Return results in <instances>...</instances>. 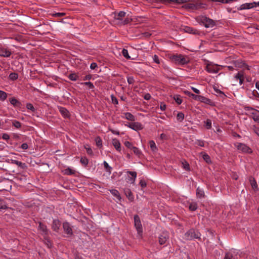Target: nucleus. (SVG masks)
I'll list each match as a JSON object with an SVG mask.
<instances>
[{
  "mask_svg": "<svg viewBox=\"0 0 259 259\" xmlns=\"http://www.w3.org/2000/svg\"><path fill=\"white\" fill-rule=\"evenodd\" d=\"M169 236L167 233H163L159 237V243L160 245L165 244L168 241Z\"/></svg>",
  "mask_w": 259,
  "mask_h": 259,
  "instance_id": "nucleus-10",
  "label": "nucleus"
},
{
  "mask_svg": "<svg viewBox=\"0 0 259 259\" xmlns=\"http://www.w3.org/2000/svg\"><path fill=\"white\" fill-rule=\"evenodd\" d=\"M96 145L98 147L101 148L102 147V141L101 138L98 136L95 138Z\"/></svg>",
  "mask_w": 259,
  "mask_h": 259,
  "instance_id": "nucleus-37",
  "label": "nucleus"
},
{
  "mask_svg": "<svg viewBox=\"0 0 259 259\" xmlns=\"http://www.w3.org/2000/svg\"><path fill=\"white\" fill-rule=\"evenodd\" d=\"M2 138L5 140H8L10 139V136L8 134L4 133L2 135Z\"/></svg>",
  "mask_w": 259,
  "mask_h": 259,
  "instance_id": "nucleus-60",
  "label": "nucleus"
},
{
  "mask_svg": "<svg viewBox=\"0 0 259 259\" xmlns=\"http://www.w3.org/2000/svg\"><path fill=\"white\" fill-rule=\"evenodd\" d=\"M110 192L111 194L114 196H115L118 200H121V197L118 190L116 189H112L110 190Z\"/></svg>",
  "mask_w": 259,
  "mask_h": 259,
  "instance_id": "nucleus-28",
  "label": "nucleus"
},
{
  "mask_svg": "<svg viewBox=\"0 0 259 259\" xmlns=\"http://www.w3.org/2000/svg\"><path fill=\"white\" fill-rule=\"evenodd\" d=\"M84 148L86 149L87 153H88V155L90 156L93 155L94 154L92 149L89 145H85Z\"/></svg>",
  "mask_w": 259,
  "mask_h": 259,
  "instance_id": "nucleus-49",
  "label": "nucleus"
},
{
  "mask_svg": "<svg viewBox=\"0 0 259 259\" xmlns=\"http://www.w3.org/2000/svg\"><path fill=\"white\" fill-rule=\"evenodd\" d=\"M201 234L198 229L192 228L188 230L184 234V239L186 240H194L197 239L201 240Z\"/></svg>",
  "mask_w": 259,
  "mask_h": 259,
  "instance_id": "nucleus-1",
  "label": "nucleus"
},
{
  "mask_svg": "<svg viewBox=\"0 0 259 259\" xmlns=\"http://www.w3.org/2000/svg\"><path fill=\"white\" fill-rule=\"evenodd\" d=\"M189 209L191 211H195L198 208L197 203L196 202L190 203L189 206Z\"/></svg>",
  "mask_w": 259,
  "mask_h": 259,
  "instance_id": "nucleus-38",
  "label": "nucleus"
},
{
  "mask_svg": "<svg viewBox=\"0 0 259 259\" xmlns=\"http://www.w3.org/2000/svg\"><path fill=\"white\" fill-rule=\"evenodd\" d=\"M200 95H195L194 94H191V96L190 97H191L193 99L198 101L199 100Z\"/></svg>",
  "mask_w": 259,
  "mask_h": 259,
  "instance_id": "nucleus-56",
  "label": "nucleus"
},
{
  "mask_svg": "<svg viewBox=\"0 0 259 259\" xmlns=\"http://www.w3.org/2000/svg\"><path fill=\"white\" fill-rule=\"evenodd\" d=\"M8 208V207L6 201L4 199L0 198V209H6Z\"/></svg>",
  "mask_w": 259,
  "mask_h": 259,
  "instance_id": "nucleus-36",
  "label": "nucleus"
},
{
  "mask_svg": "<svg viewBox=\"0 0 259 259\" xmlns=\"http://www.w3.org/2000/svg\"><path fill=\"white\" fill-rule=\"evenodd\" d=\"M92 77V75L90 74L85 75L83 78V80H90Z\"/></svg>",
  "mask_w": 259,
  "mask_h": 259,
  "instance_id": "nucleus-64",
  "label": "nucleus"
},
{
  "mask_svg": "<svg viewBox=\"0 0 259 259\" xmlns=\"http://www.w3.org/2000/svg\"><path fill=\"white\" fill-rule=\"evenodd\" d=\"M198 101H200L202 103H204L205 104H206L209 105H211L212 104V102L210 99H209L207 98H206L204 96H201V95H200V98H199V100H198Z\"/></svg>",
  "mask_w": 259,
  "mask_h": 259,
  "instance_id": "nucleus-24",
  "label": "nucleus"
},
{
  "mask_svg": "<svg viewBox=\"0 0 259 259\" xmlns=\"http://www.w3.org/2000/svg\"><path fill=\"white\" fill-rule=\"evenodd\" d=\"M204 126L207 130H209L211 128V121L210 119H207L204 121Z\"/></svg>",
  "mask_w": 259,
  "mask_h": 259,
  "instance_id": "nucleus-43",
  "label": "nucleus"
},
{
  "mask_svg": "<svg viewBox=\"0 0 259 259\" xmlns=\"http://www.w3.org/2000/svg\"><path fill=\"white\" fill-rule=\"evenodd\" d=\"M196 144L200 147L204 146V141L202 140H197Z\"/></svg>",
  "mask_w": 259,
  "mask_h": 259,
  "instance_id": "nucleus-62",
  "label": "nucleus"
},
{
  "mask_svg": "<svg viewBox=\"0 0 259 259\" xmlns=\"http://www.w3.org/2000/svg\"><path fill=\"white\" fill-rule=\"evenodd\" d=\"M122 54L124 58L126 59H130L131 57L128 55V51L126 49H123L122 51Z\"/></svg>",
  "mask_w": 259,
  "mask_h": 259,
  "instance_id": "nucleus-48",
  "label": "nucleus"
},
{
  "mask_svg": "<svg viewBox=\"0 0 259 259\" xmlns=\"http://www.w3.org/2000/svg\"><path fill=\"white\" fill-rule=\"evenodd\" d=\"M249 182H250V183L252 188L254 191H257L258 190V185H257V184L255 179L253 177L251 176L249 177Z\"/></svg>",
  "mask_w": 259,
  "mask_h": 259,
  "instance_id": "nucleus-21",
  "label": "nucleus"
},
{
  "mask_svg": "<svg viewBox=\"0 0 259 259\" xmlns=\"http://www.w3.org/2000/svg\"><path fill=\"white\" fill-rule=\"evenodd\" d=\"M243 76H244L243 72H239L236 74V75L235 76V78L236 79H240V78H243Z\"/></svg>",
  "mask_w": 259,
  "mask_h": 259,
  "instance_id": "nucleus-53",
  "label": "nucleus"
},
{
  "mask_svg": "<svg viewBox=\"0 0 259 259\" xmlns=\"http://www.w3.org/2000/svg\"><path fill=\"white\" fill-rule=\"evenodd\" d=\"M206 70L209 73H217L219 71V68L216 65L208 64L206 67Z\"/></svg>",
  "mask_w": 259,
  "mask_h": 259,
  "instance_id": "nucleus-13",
  "label": "nucleus"
},
{
  "mask_svg": "<svg viewBox=\"0 0 259 259\" xmlns=\"http://www.w3.org/2000/svg\"><path fill=\"white\" fill-rule=\"evenodd\" d=\"M258 111L255 110L254 112L251 113V118L253 120L259 123V113Z\"/></svg>",
  "mask_w": 259,
  "mask_h": 259,
  "instance_id": "nucleus-29",
  "label": "nucleus"
},
{
  "mask_svg": "<svg viewBox=\"0 0 259 259\" xmlns=\"http://www.w3.org/2000/svg\"><path fill=\"white\" fill-rule=\"evenodd\" d=\"M183 30L185 32L190 34H197L199 33L198 30L189 26H184Z\"/></svg>",
  "mask_w": 259,
  "mask_h": 259,
  "instance_id": "nucleus-19",
  "label": "nucleus"
},
{
  "mask_svg": "<svg viewBox=\"0 0 259 259\" xmlns=\"http://www.w3.org/2000/svg\"><path fill=\"white\" fill-rule=\"evenodd\" d=\"M68 78L72 81H76L78 78V76L76 73H71L69 75Z\"/></svg>",
  "mask_w": 259,
  "mask_h": 259,
  "instance_id": "nucleus-42",
  "label": "nucleus"
},
{
  "mask_svg": "<svg viewBox=\"0 0 259 259\" xmlns=\"http://www.w3.org/2000/svg\"><path fill=\"white\" fill-rule=\"evenodd\" d=\"M124 116H122V118H124L126 119L134 121L135 120V116L131 113L130 112H125L123 113Z\"/></svg>",
  "mask_w": 259,
  "mask_h": 259,
  "instance_id": "nucleus-25",
  "label": "nucleus"
},
{
  "mask_svg": "<svg viewBox=\"0 0 259 259\" xmlns=\"http://www.w3.org/2000/svg\"><path fill=\"white\" fill-rule=\"evenodd\" d=\"M7 98V93L5 92L0 90V100L4 101Z\"/></svg>",
  "mask_w": 259,
  "mask_h": 259,
  "instance_id": "nucleus-40",
  "label": "nucleus"
},
{
  "mask_svg": "<svg viewBox=\"0 0 259 259\" xmlns=\"http://www.w3.org/2000/svg\"><path fill=\"white\" fill-rule=\"evenodd\" d=\"M174 100H175L176 102L178 104L180 105L182 103V99H181V97L180 95H175L174 97Z\"/></svg>",
  "mask_w": 259,
  "mask_h": 259,
  "instance_id": "nucleus-45",
  "label": "nucleus"
},
{
  "mask_svg": "<svg viewBox=\"0 0 259 259\" xmlns=\"http://www.w3.org/2000/svg\"><path fill=\"white\" fill-rule=\"evenodd\" d=\"M170 59L175 64L181 65L187 64L190 61L189 58L187 56L178 54L172 55L170 57Z\"/></svg>",
  "mask_w": 259,
  "mask_h": 259,
  "instance_id": "nucleus-2",
  "label": "nucleus"
},
{
  "mask_svg": "<svg viewBox=\"0 0 259 259\" xmlns=\"http://www.w3.org/2000/svg\"><path fill=\"white\" fill-rule=\"evenodd\" d=\"M203 159L207 163H211V159L210 156L206 153H205L203 155Z\"/></svg>",
  "mask_w": 259,
  "mask_h": 259,
  "instance_id": "nucleus-51",
  "label": "nucleus"
},
{
  "mask_svg": "<svg viewBox=\"0 0 259 259\" xmlns=\"http://www.w3.org/2000/svg\"><path fill=\"white\" fill-rule=\"evenodd\" d=\"M157 2L162 4L175 3L177 4H184L187 2L186 0H157Z\"/></svg>",
  "mask_w": 259,
  "mask_h": 259,
  "instance_id": "nucleus-18",
  "label": "nucleus"
},
{
  "mask_svg": "<svg viewBox=\"0 0 259 259\" xmlns=\"http://www.w3.org/2000/svg\"><path fill=\"white\" fill-rule=\"evenodd\" d=\"M206 5L204 4L196 2L186 4L183 6V7L186 9L194 10L203 8Z\"/></svg>",
  "mask_w": 259,
  "mask_h": 259,
  "instance_id": "nucleus-4",
  "label": "nucleus"
},
{
  "mask_svg": "<svg viewBox=\"0 0 259 259\" xmlns=\"http://www.w3.org/2000/svg\"><path fill=\"white\" fill-rule=\"evenodd\" d=\"M233 254L230 252H228L226 253L224 258V259H232Z\"/></svg>",
  "mask_w": 259,
  "mask_h": 259,
  "instance_id": "nucleus-54",
  "label": "nucleus"
},
{
  "mask_svg": "<svg viewBox=\"0 0 259 259\" xmlns=\"http://www.w3.org/2000/svg\"><path fill=\"white\" fill-rule=\"evenodd\" d=\"M196 196L197 198H201L204 196V192L203 190L199 187L196 189Z\"/></svg>",
  "mask_w": 259,
  "mask_h": 259,
  "instance_id": "nucleus-31",
  "label": "nucleus"
},
{
  "mask_svg": "<svg viewBox=\"0 0 259 259\" xmlns=\"http://www.w3.org/2000/svg\"><path fill=\"white\" fill-rule=\"evenodd\" d=\"M124 144L126 147H127L128 149L131 150L133 149V148L135 147V146H134L133 144L129 141H125L124 143Z\"/></svg>",
  "mask_w": 259,
  "mask_h": 259,
  "instance_id": "nucleus-47",
  "label": "nucleus"
},
{
  "mask_svg": "<svg viewBox=\"0 0 259 259\" xmlns=\"http://www.w3.org/2000/svg\"><path fill=\"white\" fill-rule=\"evenodd\" d=\"M80 162L82 165L87 167L89 163V159L86 157H81Z\"/></svg>",
  "mask_w": 259,
  "mask_h": 259,
  "instance_id": "nucleus-33",
  "label": "nucleus"
},
{
  "mask_svg": "<svg viewBox=\"0 0 259 259\" xmlns=\"http://www.w3.org/2000/svg\"><path fill=\"white\" fill-rule=\"evenodd\" d=\"M11 163L12 164L17 165L22 169H25L27 168V166L25 163L22 162L15 159H11Z\"/></svg>",
  "mask_w": 259,
  "mask_h": 259,
  "instance_id": "nucleus-16",
  "label": "nucleus"
},
{
  "mask_svg": "<svg viewBox=\"0 0 259 259\" xmlns=\"http://www.w3.org/2000/svg\"><path fill=\"white\" fill-rule=\"evenodd\" d=\"M124 192L126 196L127 197L130 201H133L134 200V197L131 190L129 188H125Z\"/></svg>",
  "mask_w": 259,
  "mask_h": 259,
  "instance_id": "nucleus-20",
  "label": "nucleus"
},
{
  "mask_svg": "<svg viewBox=\"0 0 259 259\" xmlns=\"http://www.w3.org/2000/svg\"><path fill=\"white\" fill-rule=\"evenodd\" d=\"M133 153L139 158L143 157L144 155L142 152L137 147L133 148L132 150Z\"/></svg>",
  "mask_w": 259,
  "mask_h": 259,
  "instance_id": "nucleus-23",
  "label": "nucleus"
},
{
  "mask_svg": "<svg viewBox=\"0 0 259 259\" xmlns=\"http://www.w3.org/2000/svg\"><path fill=\"white\" fill-rule=\"evenodd\" d=\"M134 226L137 230L138 234L141 236L143 233V228L141 220L138 214L134 215Z\"/></svg>",
  "mask_w": 259,
  "mask_h": 259,
  "instance_id": "nucleus-5",
  "label": "nucleus"
},
{
  "mask_svg": "<svg viewBox=\"0 0 259 259\" xmlns=\"http://www.w3.org/2000/svg\"><path fill=\"white\" fill-rule=\"evenodd\" d=\"M61 223L58 219H54L53 221L52 229L53 231L58 232L61 226Z\"/></svg>",
  "mask_w": 259,
  "mask_h": 259,
  "instance_id": "nucleus-14",
  "label": "nucleus"
},
{
  "mask_svg": "<svg viewBox=\"0 0 259 259\" xmlns=\"http://www.w3.org/2000/svg\"><path fill=\"white\" fill-rule=\"evenodd\" d=\"M12 54V52L7 48H0V56L3 57H9Z\"/></svg>",
  "mask_w": 259,
  "mask_h": 259,
  "instance_id": "nucleus-15",
  "label": "nucleus"
},
{
  "mask_svg": "<svg viewBox=\"0 0 259 259\" xmlns=\"http://www.w3.org/2000/svg\"><path fill=\"white\" fill-rule=\"evenodd\" d=\"M64 174L66 175H72L75 174V170L71 168L68 167L64 171Z\"/></svg>",
  "mask_w": 259,
  "mask_h": 259,
  "instance_id": "nucleus-39",
  "label": "nucleus"
},
{
  "mask_svg": "<svg viewBox=\"0 0 259 259\" xmlns=\"http://www.w3.org/2000/svg\"><path fill=\"white\" fill-rule=\"evenodd\" d=\"M184 114L182 112H179L177 116V120L180 121H182L184 119Z\"/></svg>",
  "mask_w": 259,
  "mask_h": 259,
  "instance_id": "nucleus-50",
  "label": "nucleus"
},
{
  "mask_svg": "<svg viewBox=\"0 0 259 259\" xmlns=\"http://www.w3.org/2000/svg\"><path fill=\"white\" fill-rule=\"evenodd\" d=\"M151 98V96L150 94L149 93H147V94H145V95L144 96V99L146 100H149Z\"/></svg>",
  "mask_w": 259,
  "mask_h": 259,
  "instance_id": "nucleus-63",
  "label": "nucleus"
},
{
  "mask_svg": "<svg viewBox=\"0 0 259 259\" xmlns=\"http://www.w3.org/2000/svg\"><path fill=\"white\" fill-rule=\"evenodd\" d=\"M235 146H236L238 150H240L243 153L250 154L252 152L251 149L245 144L237 143L236 144H235Z\"/></svg>",
  "mask_w": 259,
  "mask_h": 259,
  "instance_id": "nucleus-6",
  "label": "nucleus"
},
{
  "mask_svg": "<svg viewBox=\"0 0 259 259\" xmlns=\"http://www.w3.org/2000/svg\"><path fill=\"white\" fill-rule=\"evenodd\" d=\"M42 241L49 248H51L53 247V243L51 241L49 235L43 236Z\"/></svg>",
  "mask_w": 259,
  "mask_h": 259,
  "instance_id": "nucleus-17",
  "label": "nucleus"
},
{
  "mask_svg": "<svg viewBox=\"0 0 259 259\" xmlns=\"http://www.w3.org/2000/svg\"><path fill=\"white\" fill-rule=\"evenodd\" d=\"M127 82L130 84H132L135 82L134 78L133 76H129L127 77Z\"/></svg>",
  "mask_w": 259,
  "mask_h": 259,
  "instance_id": "nucleus-57",
  "label": "nucleus"
},
{
  "mask_svg": "<svg viewBox=\"0 0 259 259\" xmlns=\"http://www.w3.org/2000/svg\"><path fill=\"white\" fill-rule=\"evenodd\" d=\"M65 15L64 13H56L53 14V16L57 17H63Z\"/></svg>",
  "mask_w": 259,
  "mask_h": 259,
  "instance_id": "nucleus-61",
  "label": "nucleus"
},
{
  "mask_svg": "<svg viewBox=\"0 0 259 259\" xmlns=\"http://www.w3.org/2000/svg\"><path fill=\"white\" fill-rule=\"evenodd\" d=\"M10 104L16 108L20 109L22 106L21 102L17 100L15 97H12L9 99Z\"/></svg>",
  "mask_w": 259,
  "mask_h": 259,
  "instance_id": "nucleus-7",
  "label": "nucleus"
},
{
  "mask_svg": "<svg viewBox=\"0 0 259 259\" xmlns=\"http://www.w3.org/2000/svg\"><path fill=\"white\" fill-rule=\"evenodd\" d=\"M9 78L12 80H15L18 78V74L17 73H11L9 75Z\"/></svg>",
  "mask_w": 259,
  "mask_h": 259,
  "instance_id": "nucleus-44",
  "label": "nucleus"
},
{
  "mask_svg": "<svg viewBox=\"0 0 259 259\" xmlns=\"http://www.w3.org/2000/svg\"><path fill=\"white\" fill-rule=\"evenodd\" d=\"M253 6H252V3H245L242 4L240 5L239 7L237 8L238 10H246V9H250L251 8H253Z\"/></svg>",
  "mask_w": 259,
  "mask_h": 259,
  "instance_id": "nucleus-22",
  "label": "nucleus"
},
{
  "mask_svg": "<svg viewBox=\"0 0 259 259\" xmlns=\"http://www.w3.org/2000/svg\"><path fill=\"white\" fill-rule=\"evenodd\" d=\"M125 125L136 131L141 130L143 128L142 124L138 122L128 123V124H125Z\"/></svg>",
  "mask_w": 259,
  "mask_h": 259,
  "instance_id": "nucleus-8",
  "label": "nucleus"
},
{
  "mask_svg": "<svg viewBox=\"0 0 259 259\" xmlns=\"http://www.w3.org/2000/svg\"><path fill=\"white\" fill-rule=\"evenodd\" d=\"M127 173L130 174L132 177L129 179V180L131 182V183H134L137 178V172L136 171H127Z\"/></svg>",
  "mask_w": 259,
  "mask_h": 259,
  "instance_id": "nucleus-27",
  "label": "nucleus"
},
{
  "mask_svg": "<svg viewBox=\"0 0 259 259\" xmlns=\"http://www.w3.org/2000/svg\"><path fill=\"white\" fill-rule=\"evenodd\" d=\"M198 22L204 25L205 28H212L216 25V22L205 16H201L198 19Z\"/></svg>",
  "mask_w": 259,
  "mask_h": 259,
  "instance_id": "nucleus-3",
  "label": "nucleus"
},
{
  "mask_svg": "<svg viewBox=\"0 0 259 259\" xmlns=\"http://www.w3.org/2000/svg\"><path fill=\"white\" fill-rule=\"evenodd\" d=\"M182 167L186 171L190 170V167L189 163L185 160L181 161Z\"/></svg>",
  "mask_w": 259,
  "mask_h": 259,
  "instance_id": "nucleus-30",
  "label": "nucleus"
},
{
  "mask_svg": "<svg viewBox=\"0 0 259 259\" xmlns=\"http://www.w3.org/2000/svg\"><path fill=\"white\" fill-rule=\"evenodd\" d=\"M80 84H82V85H83L87 86L89 90H93L95 88V86L93 84V83L92 82H90V81H89V82H81Z\"/></svg>",
  "mask_w": 259,
  "mask_h": 259,
  "instance_id": "nucleus-34",
  "label": "nucleus"
},
{
  "mask_svg": "<svg viewBox=\"0 0 259 259\" xmlns=\"http://www.w3.org/2000/svg\"><path fill=\"white\" fill-rule=\"evenodd\" d=\"M63 228L65 233L67 235L71 236L73 234L72 229L68 222H66L63 223Z\"/></svg>",
  "mask_w": 259,
  "mask_h": 259,
  "instance_id": "nucleus-9",
  "label": "nucleus"
},
{
  "mask_svg": "<svg viewBox=\"0 0 259 259\" xmlns=\"http://www.w3.org/2000/svg\"><path fill=\"white\" fill-rule=\"evenodd\" d=\"M126 13L124 11H120L117 15L115 16V18L117 20H121V18L124 17L125 16Z\"/></svg>",
  "mask_w": 259,
  "mask_h": 259,
  "instance_id": "nucleus-35",
  "label": "nucleus"
},
{
  "mask_svg": "<svg viewBox=\"0 0 259 259\" xmlns=\"http://www.w3.org/2000/svg\"><path fill=\"white\" fill-rule=\"evenodd\" d=\"M12 123L13 125L17 128H20L22 126L21 123L16 120H12Z\"/></svg>",
  "mask_w": 259,
  "mask_h": 259,
  "instance_id": "nucleus-41",
  "label": "nucleus"
},
{
  "mask_svg": "<svg viewBox=\"0 0 259 259\" xmlns=\"http://www.w3.org/2000/svg\"><path fill=\"white\" fill-rule=\"evenodd\" d=\"M153 61L155 63H157V64H159L160 63V61H159V57L157 55H154L153 57Z\"/></svg>",
  "mask_w": 259,
  "mask_h": 259,
  "instance_id": "nucleus-58",
  "label": "nucleus"
},
{
  "mask_svg": "<svg viewBox=\"0 0 259 259\" xmlns=\"http://www.w3.org/2000/svg\"><path fill=\"white\" fill-rule=\"evenodd\" d=\"M112 144L115 148L118 151H121L120 143L119 141L116 139H113L112 140Z\"/></svg>",
  "mask_w": 259,
  "mask_h": 259,
  "instance_id": "nucleus-26",
  "label": "nucleus"
},
{
  "mask_svg": "<svg viewBox=\"0 0 259 259\" xmlns=\"http://www.w3.org/2000/svg\"><path fill=\"white\" fill-rule=\"evenodd\" d=\"M139 184L142 188L146 187L147 186L146 182L143 180H140Z\"/></svg>",
  "mask_w": 259,
  "mask_h": 259,
  "instance_id": "nucleus-59",
  "label": "nucleus"
},
{
  "mask_svg": "<svg viewBox=\"0 0 259 259\" xmlns=\"http://www.w3.org/2000/svg\"><path fill=\"white\" fill-rule=\"evenodd\" d=\"M149 146L150 147V149H151V150L152 151L155 152L156 150H157V147H156V144H155V143L154 141L150 140L149 142Z\"/></svg>",
  "mask_w": 259,
  "mask_h": 259,
  "instance_id": "nucleus-32",
  "label": "nucleus"
},
{
  "mask_svg": "<svg viewBox=\"0 0 259 259\" xmlns=\"http://www.w3.org/2000/svg\"><path fill=\"white\" fill-rule=\"evenodd\" d=\"M111 98L112 102L113 103V104H115V105H117L118 104V101L117 99L113 95H112L111 96Z\"/></svg>",
  "mask_w": 259,
  "mask_h": 259,
  "instance_id": "nucleus-55",
  "label": "nucleus"
},
{
  "mask_svg": "<svg viewBox=\"0 0 259 259\" xmlns=\"http://www.w3.org/2000/svg\"><path fill=\"white\" fill-rule=\"evenodd\" d=\"M26 107L28 110H31L32 112H35V109L33 107V105L30 103H27L26 105Z\"/></svg>",
  "mask_w": 259,
  "mask_h": 259,
  "instance_id": "nucleus-52",
  "label": "nucleus"
},
{
  "mask_svg": "<svg viewBox=\"0 0 259 259\" xmlns=\"http://www.w3.org/2000/svg\"><path fill=\"white\" fill-rule=\"evenodd\" d=\"M103 164L105 168L106 169V171L110 174L111 172V170L112 169V167L110 166L108 163L105 161H104Z\"/></svg>",
  "mask_w": 259,
  "mask_h": 259,
  "instance_id": "nucleus-46",
  "label": "nucleus"
},
{
  "mask_svg": "<svg viewBox=\"0 0 259 259\" xmlns=\"http://www.w3.org/2000/svg\"><path fill=\"white\" fill-rule=\"evenodd\" d=\"M38 229L41 231V234L42 236L49 235V230L46 225L41 222H39Z\"/></svg>",
  "mask_w": 259,
  "mask_h": 259,
  "instance_id": "nucleus-11",
  "label": "nucleus"
},
{
  "mask_svg": "<svg viewBox=\"0 0 259 259\" xmlns=\"http://www.w3.org/2000/svg\"><path fill=\"white\" fill-rule=\"evenodd\" d=\"M58 109L61 114L63 117L66 118H69L70 116L69 111L65 107L62 106H58Z\"/></svg>",
  "mask_w": 259,
  "mask_h": 259,
  "instance_id": "nucleus-12",
  "label": "nucleus"
}]
</instances>
